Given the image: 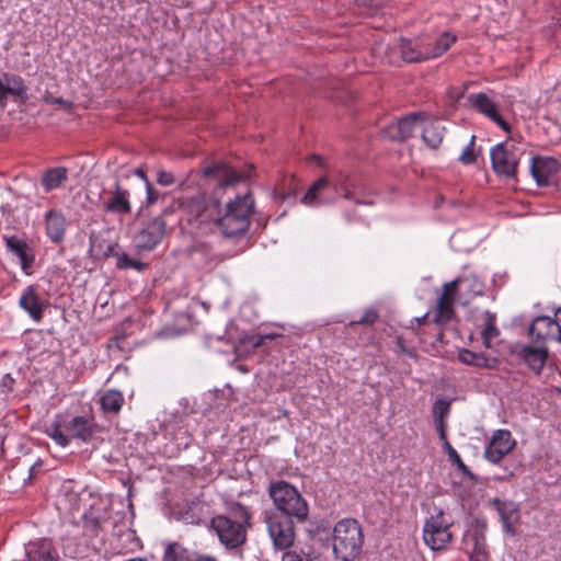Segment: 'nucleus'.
Returning <instances> with one entry per match:
<instances>
[{"mask_svg":"<svg viewBox=\"0 0 561 561\" xmlns=\"http://www.w3.org/2000/svg\"><path fill=\"white\" fill-rule=\"evenodd\" d=\"M248 511L240 507V519H232L225 515L211 518L210 527L216 533L219 541L227 549H234L244 543L247 539L245 524L249 522Z\"/></svg>","mask_w":561,"mask_h":561,"instance_id":"423d86ee","label":"nucleus"},{"mask_svg":"<svg viewBox=\"0 0 561 561\" xmlns=\"http://www.w3.org/2000/svg\"><path fill=\"white\" fill-rule=\"evenodd\" d=\"M515 446V440L507 430H497L493 433L484 450V457L492 463L500 462Z\"/></svg>","mask_w":561,"mask_h":561,"instance_id":"ddd939ff","label":"nucleus"},{"mask_svg":"<svg viewBox=\"0 0 561 561\" xmlns=\"http://www.w3.org/2000/svg\"><path fill=\"white\" fill-rule=\"evenodd\" d=\"M146 191H147V204L151 205V204L156 203L159 198V193L152 188L151 184L146 185Z\"/></svg>","mask_w":561,"mask_h":561,"instance_id":"c03bdc74","label":"nucleus"},{"mask_svg":"<svg viewBox=\"0 0 561 561\" xmlns=\"http://www.w3.org/2000/svg\"><path fill=\"white\" fill-rule=\"evenodd\" d=\"M530 173L539 186H560L561 165L553 158L533 157Z\"/></svg>","mask_w":561,"mask_h":561,"instance_id":"9b49d317","label":"nucleus"},{"mask_svg":"<svg viewBox=\"0 0 561 561\" xmlns=\"http://www.w3.org/2000/svg\"><path fill=\"white\" fill-rule=\"evenodd\" d=\"M213 172H214V170H213L211 168H207V169L205 170V173H206V174H211Z\"/></svg>","mask_w":561,"mask_h":561,"instance_id":"5fc2aeb1","label":"nucleus"},{"mask_svg":"<svg viewBox=\"0 0 561 561\" xmlns=\"http://www.w3.org/2000/svg\"><path fill=\"white\" fill-rule=\"evenodd\" d=\"M134 174H135V175H137L139 179H141V180L145 182V184H146V185L151 184V183L149 182V180H148V178H147L146 173H145L140 168L136 169V170L134 171Z\"/></svg>","mask_w":561,"mask_h":561,"instance_id":"49530a36","label":"nucleus"},{"mask_svg":"<svg viewBox=\"0 0 561 561\" xmlns=\"http://www.w3.org/2000/svg\"><path fill=\"white\" fill-rule=\"evenodd\" d=\"M222 173L226 176V179L220 182V188L231 186L241 179V175L238 174L234 169L227 165H222Z\"/></svg>","mask_w":561,"mask_h":561,"instance_id":"e433bc0d","label":"nucleus"},{"mask_svg":"<svg viewBox=\"0 0 561 561\" xmlns=\"http://www.w3.org/2000/svg\"><path fill=\"white\" fill-rule=\"evenodd\" d=\"M278 334H264V335H256V336H253L252 339V345L254 347H260L264 344L265 340H274L275 337H277Z\"/></svg>","mask_w":561,"mask_h":561,"instance_id":"37998d69","label":"nucleus"},{"mask_svg":"<svg viewBox=\"0 0 561 561\" xmlns=\"http://www.w3.org/2000/svg\"><path fill=\"white\" fill-rule=\"evenodd\" d=\"M449 411L450 404L448 401L444 399L436 400L433 405L434 422L444 421V419L449 414Z\"/></svg>","mask_w":561,"mask_h":561,"instance_id":"f704fd0d","label":"nucleus"},{"mask_svg":"<svg viewBox=\"0 0 561 561\" xmlns=\"http://www.w3.org/2000/svg\"><path fill=\"white\" fill-rule=\"evenodd\" d=\"M474 136H471V139L469 144L463 148L462 152L460 153L458 160L463 164H471L476 161V154H474Z\"/></svg>","mask_w":561,"mask_h":561,"instance_id":"c9c22d12","label":"nucleus"},{"mask_svg":"<svg viewBox=\"0 0 561 561\" xmlns=\"http://www.w3.org/2000/svg\"><path fill=\"white\" fill-rule=\"evenodd\" d=\"M351 198L352 183L343 174L333 180L322 176L317 180L301 197V204L318 207L335 203L339 197Z\"/></svg>","mask_w":561,"mask_h":561,"instance_id":"7ed1b4c3","label":"nucleus"},{"mask_svg":"<svg viewBox=\"0 0 561 561\" xmlns=\"http://www.w3.org/2000/svg\"><path fill=\"white\" fill-rule=\"evenodd\" d=\"M9 96L25 101L27 89L20 76L3 73L0 79V107L7 106Z\"/></svg>","mask_w":561,"mask_h":561,"instance_id":"6ab92c4d","label":"nucleus"},{"mask_svg":"<svg viewBox=\"0 0 561 561\" xmlns=\"http://www.w3.org/2000/svg\"><path fill=\"white\" fill-rule=\"evenodd\" d=\"M458 283L463 287L470 288L473 296L482 294L483 285L476 278L466 277L446 283L435 307L434 321L436 323L445 324L453 318V305Z\"/></svg>","mask_w":561,"mask_h":561,"instance_id":"0eeeda50","label":"nucleus"},{"mask_svg":"<svg viewBox=\"0 0 561 561\" xmlns=\"http://www.w3.org/2000/svg\"><path fill=\"white\" fill-rule=\"evenodd\" d=\"M12 382H13V379L9 375H7L4 377V385L7 386V385L12 383Z\"/></svg>","mask_w":561,"mask_h":561,"instance_id":"3c124183","label":"nucleus"},{"mask_svg":"<svg viewBox=\"0 0 561 561\" xmlns=\"http://www.w3.org/2000/svg\"><path fill=\"white\" fill-rule=\"evenodd\" d=\"M157 182L160 185L169 186V185H172L174 183V176L172 175L171 172H168V171H164V170H159L157 172Z\"/></svg>","mask_w":561,"mask_h":561,"instance_id":"79ce46f5","label":"nucleus"},{"mask_svg":"<svg viewBox=\"0 0 561 561\" xmlns=\"http://www.w3.org/2000/svg\"><path fill=\"white\" fill-rule=\"evenodd\" d=\"M103 210L117 216H126L131 211L130 194L118 183L115 184L113 192L107 193V197L102 204Z\"/></svg>","mask_w":561,"mask_h":561,"instance_id":"f3484780","label":"nucleus"},{"mask_svg":"<svg viewBox=\"0 0 561 561\" xmlns=\"http://www.w3.org/2000/svg\"><path fill=\"white\" fill-rule=\"evenodd\" d=\"M124 403L123 394L117 390H107L100 398V404L105 413H118Z\"/></svg>","mask_w":561,"mask_h":561,"instance_id":"7c9ffc66","label":"nucleus"},{"mask_svg":"<svg viewBox=\"0 0 561 561\" xmlns=\"http://www.w3.org/2000/svg\"><path fill=\"white\" fill-rule=\"evenodd\" d=\"M457 37L448 32L443 33L439 37L432 41L427 37V50L423 53V56H430V58H436L443 55L449 47L455 44Z\"/></svg>","mask_w":561,"mask_h":561,"instance_id":"cd10ccee","label":"nucleus"},{"mask_svg":"<svg viewBox=\"0 0 561 561\" xmlns=\"http://www.w3.org/2000/svg\"><path fill=\"white\" fill-rule=\"evenodd\" d=\"M485 531L486 525L484 523H477L468 530L466 545L470 550L471 561H488Z\"/></svg>","mask_w":561,"mask_h":561,"instance_id":"dca6fc26","label":"nucleus"},{"mask_svg":"<svg viewBox=\"0 0 561 561\" xmlns=\"http://www.w3.org/2000/svg\"><path fill=\"white\" fill-rule=\"evenodd\" d=\"M5 244L8 250L19 259L22 270L27 272L35 259L33 249L24 239L16 236L5 238Z\"/></svg>","mask_w":561,"mask_h":561,"instance_id":"4be33fe9","label":"nucleus"},{"mask_svg":"<svg viewBox=\"0 0 561 561\" xmlns=\"http://www.w3.org/2000/svg\"><path fill=\"white\" fill-rule=\"evenodd\" d=\"M79 502V494L71 491L68 485H62L57 496V508L59 511L71 512L78 508Z\"/></svg>","mask_w":561,"mask_h":561,"instance_id":"2f4dec72","label":"nucleus"},{"mask_svg":"<svg viewBox=\"0 0 561 561\" xmlns=\"http://www.w3.org/2000/svg\"><path fill=\"white\" fill-rule=\"evenodd\" d=\"M45 232L48 239L54 243L64 241L68 221L59 209H49L44 215Z\"/></svg>","mask_w":561,"mask_h":561,"instance_id":"aec40b11","label":"nucleus"},{"mask_svg":"<svg viewBox=\"0 0 561 561\" xmlns=\"http://www.w3.org/2000/svg\"><path fill=\"white\" fill-rule=\"evenodd\" d=\"M287 197H288V196H286V195H284V194H282V193H278V194H277V198H280V199H283V201H284V199H286Z\"/></svg>","mask_w":561,"mask_h":561,"instance_id":"864d4df0","label":"nucleus"},{"mask_svg":"<svg viewBox=\"0 0 561 561\" xmlns=\"http://www.w3.org/2000/svg\"><path fill=\"white\" fill-rule=\"evenodd\" d=\"M44 102L47 104H57V105L66 107L67 110L72 108V102L65 100L62 98H55L49 93H46L44 95Z\"/></svg>","mask_w":561,"mask_h":561,"instance_id":"a19ab883","label":"nucleus"},{"mask_svg":"<svg viewBox=\"0 0 561 561\" xmlns=\"http://www.w3.org/2000/svg\"><path fill=\"white\" fill-rule=\"evenodd\" d=\"M270 497L276 513L294 517L298 522H306L309 506L300 492L286 481L272 482L268 488Z\"/></svg>","mask_w":561,"mask_h":561,"instance_id":"20e7f679","label":"nucleus"},{"mask_svg":"<svg viewBox=\"0 0 561 561\" xmlns=\"http://www.w3.org/2000/svg\"><path fill=\"white\" fill-rule=\"evenodd\" d=\"M470 104L481 114L494 122L501 129L511 133L510 125L499 113L497 104L485 93H473L468 96Z\"/></svg>","mask_w":561,"mask_h":561,"instance_id":"2eb2a0df","label":"nucleus"},{"mask_svg":"<svg viewBox=\"0 0 561 561\" xmlns=\"http://www.w3.org/2000/svg\"><path fill=\"white\" fill-rule=\"evenodd\" d=\"M446 453H447V456H448V460L454 463L459 471H461L463 474H468L470 476L471 472L469 470V468L465 465V462L461 460L459 454L457 453V450L450 445L449 442H446V446H444Z\"/></svg>","mask_w":561,"mask_h":561,"instance_id":"72a5a7b5","label":"nucleus"},{"mask_svg":"<svg viewBox=\"0 0 561 561\" xmlns=\"http://www.w3.org/2000/svg\"><path fill=\"white\" fill-rule=\"evenodd\" d=\"M293 518L275 512L266 513L265 522L275 549L287 550L293 546L296 538Z\"/></svg>","mask_w":561,"mask_h":561,"instance_id":"9d476101","label":"nucleus"},{"mask_svg":"<svg viewBox=\"0 0 561 561\" xmlns=\"http://www.w3.org/2000/svg\"><path fill=\"white\" fill-rule=\"evenodd\" d=\"M112 250H113V245L111 244V245H108V247H107V251H105V252H104V254H105V255H110V253L112 252Z\"/></svg>","mask_w":561,"mask_h":561,"instance_id":"603ef678","label":"nucleus"},{"mask_svg":"<svg viewBox=\"0 0 561 561\" xmlns=\"http://www.w3.org/2000/svg\"><path fill=\"white\" fill-rule=\"evenodd\" d=\"M493 505L501 517V522L505 530L508 534L514 535V524L518 519L517 507L512 502H503L499 499L493 500Z\"/></svg>","mask_w":561,"mask_h":561,"instance_id":"393cba45","label":"nucleus"},{"mask_svg":"<svg viewBox=\"0 0 561 561\" xmlns=\"http://www.w3.org/2000/svg\"><path fill=\"white\" fill-rule=\"evenodd\" d=\"M378 319V313L374 308H368L364 311L363 316L358 320H354L350 322V325L354 324H363V325H371Z\"/></svg>","mask_w":561,"mask_h":561,"instance_id":"4c0bfd02","label":"nucleus"},{"mask_svg":"<svg viewBox=\"0 0 561 561\" xmlns=\"http://www.w3.org/2000/svg\"><path fill=\"white\" fill-rule=\"evenodd\" d=\"M458 359L465 365L477 368L493 369L497 365V360L495 358L488 357L482 353H476L467 348L459 350Z\"/></svg>","mask_w":561,"mask_h":561,"instance_id":"bb28decb","label":"nucleus"},{"mask_svg":"<svg viewBox=\"0 0 561 561\" xmlns=\"http://www.w3.org/2000/svg\"><path fill=\"white\" fill-rule=\"evenodd\" d=\"M194 561H217L214 557L209 556H199L194 559Z\"/></svg>","mask_w":561,"mask_h":561,"instance_id":"09e8293b","label":"nucleus"},{"mask_svg":"<svg viewBox=\"0 0 561 561\" xmlns=\"http://www.w3.org/2000/svg\"><path fill=\"white\" fill-rule=\"evenodd\" d=\"M400 50L403 60L409 62H419L430 59V56H423L427 50V37L416 39H402Z\"/></svg>","mask_w":561,"mask_h":561,"instance_id":"b1692460","label":"nucleus"},{"mask_svg":"<svg viewBox=\"0 0 561 561\" xmlns=\"http://www.w3.org/2000/svg\"><path fill=\"white\" fill-rule=\"evenodd\" d=\"M397 345H398V347H399L402 352L408 353L410 356H412V355H413V352L405 350V347H404V345H403V342H402V340H401L400 337H398V340H397Z\"/></svg>","mask_w":561,"mask_h":561,"instance_id":"de8ad7c7","label":"nucleus"},{"mask_svg":"<svg viewBox=\"0 0 561 561\" xmlns=\"http://www.w3.org/2000/svg\"><path fill=\"white\" fill-rule=\"evenodd\" d=\"M19 305L36 322L42 320L43 313L48 306L47 301L39 298L36 294L34 286H27L22 291Z\"/></svg>","mask_w":561,"mask_h":561,"instance_id":"412c9836","label":"nucleus"},{"mask_svg":"<svg viewBox=\"0 0 561 561\" xmlns=\"http://www.w3.org/2000/svg\"><path fill=\"white\" fill-rule=\"evenodd\" d=\"M68 179V169L65 167H55L46 170L41 178L43 190L48 193L59 188Z\"/></svg>","mask_w":561,"mask_h":561,"instance_id":"a878e982","label":"nucleus"},{"mask_svg":"<svg viewBox=\"0 0 561 561\" xmlns=\"http://www.w3.org/2000/svg\"><path fill=\"white\" fill-rule=\"evenodd\" d=\"M554 318H556V320H558V324H559V327L561 328V308H559V309L554 312Z\"/></svg>","mask_w":561,"mask_h":561,"instance_id":"8fccbe9b","label":"nucleus"},{"mask_svg":"<svg viewBox=\"0 0 561 561\" xmlns=\"http://www.w3.org/2000/svg\"><path fill=\"white\" fill-rule=\"evenodd\" d=\"M434 423H435V426H436V428L438 431L439 438L443 442V446H446V442H448V439H447V436H446V430H445L444 421H438V422H434Z\"/></svg>","mask_w":561,"mask_h":561,"instance_id":"a18cd8bd","label":"nucleus"},{"mask_svg":"<svg viewBox=\"0 0 561 561\" xmlns=\"http://www.w3.org/2000/svg\"><path fill=\"white\" fill-rule=\"evenodd\" d=\"M180 206L203 232L217 227L226 237H237L247 232L254 201L250 193L237 194L221 207L218 199H206L202 194L180 201Z\"/></svg>","mask_w":561,"mask_h":561,"instance_id":"f257e3e1","label":"nucleus"},{"mask_svg":"<svg viewBox=\"0 0 561 561\" xmlns=\"http://www.w3.org/2000/svg\"><path fill=\"white\" fill-rule=\"evenodd\" d=\"M524 151L516 145L496 144L491 148L490 158L494 172L502 178L516 180L517 168Z\"/></svg>","mask_w":561,"mask_h":561,"instance_id":"6e6552de","label":"nucleus"},{"mask_svg":"<svg viewBox=\"0 0 561 561\" xmlns=\"http://www.w3.org/2000/svg\"><path fill=\"white\" fill-rule=\"evenodd\" d=\"M282 561H319V559L310 553L300 556L296 552L287 551L283 554Z\"/></svg>","mask_w":561,"mask_h":561,"instance_id":"ea45409f","label":"nucleus"},{"mask_svg":"<svg viewBox=\"0 0 561 561\" xmlns=\"http://www.w3.org/2000/svg\"><path fill=\"white\" fill-rule=\"evenodd\" d=\"M163 561H194L188 551L178 543H171L165 548Z\"/></svg>","mask_w":561,"mask_h":561,"instance_id":"473e14b6","label":"nucleus"},{"mask_svg":"<svg viewBox=\"0 0 561 561\" xmlns=\"http://www.w3.org/2000/svg\"><path fill=\"white\" fill-rule=\"evenodd\" d=\"M453 522L445 517L443 510L428 517L423 525L424 543L433 551L443 550L453 539L450 527Z\"/></svg>","mask_w":561,"mask_h":561,"instance_id":"1a4fd4ad","label":"nucleus"},{"mask_svg":"<svg viewBox=\"0 0 561 561\" xmlns=\"http://www.w3.org/2000/svg\"><path fill=\"white\" fill-rule=\"evenodd\" d=\"M364 542L362 527L354 518H344L333 529V553L340 561H353Z\"/></svg>","mask_w":561,"mask_h":561,"instance_id":"39448f33","label":"nucleus"},{"mask_svg":"<svg viewBox=\"0 0 561 561\" xmlns=\"http://www.w3.org/2000/svg\"><path fill=\"white\" fill-rule=\"evenodd\" d=\"M547 348L543 346L531 347L526 346L523 350V358L528 367L536 374H539L547 359Z\"/></svg>","mask_w":561,"mask_h":561,"instance_id":"c85d7f7f","label":"nucleus"},{"mask_svg":"<svg viewBox=\"0 0 561 561\" xmlns=\"http://www.w3.org/2000/svg\"><path fill=\"white\" fill-rule=\"evenodd\" d=\"M420 128L422 139L430 148L436 149L440 146L445 133V126L440 121L422 116Z\"/></svg>","mask_w":561,"mask_h":561,"instance_id":"5701e85b","label":"nucleus"},{"mask_svg":"<svg viewBox=\"0 0 561 561\" xmlns=\"http://www.w3.org/2000/svg\"><path fill=\"white\" fill-rule=\"evenodd\" d=\"M528 331L529 335L538 342L561 341V328L554 317L539 316L535 318Z\"/></svg>","mask_w":561,"mask_h":561,"instance_id":"4468645a","label":"nucleus"},{"mask_svg":"<svg viewBox=\"0 0 561 561\" xmlns=\"http://www.w3.org/2000/svg\"><path fill=\"white\" fill-rule=\"evenodd\" d=\"M481 336L483 340V345L486 348H490L492 346L493 340L499 335V329L495 325V314L491 313L490 311H485L481 317Z\"/></svg>","mask_w":561,"mask_h":561,"instance_id":"c756f323","label":"nucleus"},{"mask_svg":"<svg viewBox=\"0 0 561 561\" xmlns=\"http://www.w3.org/2000/svg\"><path fill=\"white\" fill-rule=\"evenodd\" d=\"M95 432L96 424L92 417L62 414H57L44 430V433L62 448L68 447L73 439L89 443Z\"/></svg>","mask_w":561,"mask_h":561,"instance_id":"f03ea898","label":"nucleus"},{"mask_svg":"<svg viewBox=\"0 0 561 561\" xmlns=\"http://www.w3.org/2000/svg\"><path fill=\"white\" fill-rule=\"evenodd\" d=\"M422 116L412 114L401 119L389 124L383 129V136L391 140L403 141L411 137L416 128H420Z\"/></svg>","mask_w":561,"mask_h":561,"instance_id":"a211bd4d","label":"nucleus"},{"mask_svg":"<svg viewBox=\"0 0 561 561\" xmlns=\"http://www.w3.org/2000/svg\"><path fill=\"white\" fill-rule=\"evenodd\" d=\"M165 227V221L161 217L153 218L135 234V247L140 251H152L162 241Z\"/></svg>","mask_w":561,"mask_h":561,"instance_id":"f8f14e48","label":"nucleus"},{"mask_svg":"<svg viewBox=\"0 0 561 561\" xmlns=\"http://www.w3.org/2000/svg\"><path fill=\"white\" fill-rule=\"evenodd\" d=\"M117 267L118 268H135L141 270L142 264L130 259L126 253L117 254Z\"/></svg>","mask_w":561,"mask_h":561,"instance_id":"58836bf2","label":"nucleus"}]
</instances>
